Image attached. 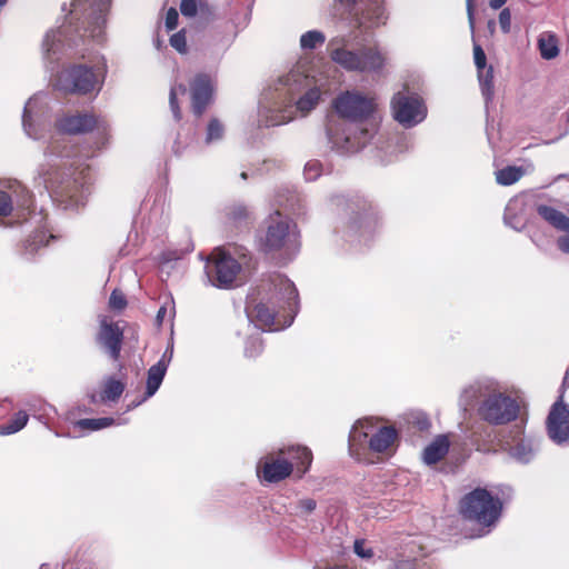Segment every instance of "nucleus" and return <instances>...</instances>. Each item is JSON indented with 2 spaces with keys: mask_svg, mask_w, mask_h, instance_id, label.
Segmentation results:
<instances>
[{
  "mask_svg": "<svg viewBox=\"0 0 569 569\" xmlns=\"http://www.w3.org/2000/svg\"><path fill=\"white\" fill-rule=\"evenodd\" d=\"M467 14L468 21L470 26V30L475 32V9H473V0H467Z\"/></svg>",
  "mask_w": 569,
  "mask_h": 569,
  "instance_id": "3c124183",
  "label": "nucleus"
},
{
  "mask_svg": "<svg viewBox=\"0 0 569 569\" xmlns=\"http://www.w3.org/2000/svg\"><path fill=\"white\" fill-rule=\"evenodd\" d=\"M107 74L104 58L92 67L73 63L64 68L57 77L56 87L66 92L80 96L98 93L103 87Z\"/></svg>",
  "mask_w": 569,
  "mask_h": 569,
  "instance_id": "423d86ee",
  "label": "nucleus"
},
{
  "mask_svg": "<svg viewBox=\"0 0 569 569\" xmlns=\"http://www.w3.org/2000/svg\"><path fill=\"white\" fill-rule=\"evenodd\" d=\"M241 178L246 180L247 179V172H242L241 173Z\"/></svg>",
  "mask_w": 569,
  "mask_h": 569,
  "instance_id": "e2e57ef3",
  "label": "nucleus"
},
{
  "mask_svg": "<svg viewBox=\"0 0 569 569\" xmlns=\"http://www.w3.org/2000/svg\"><path fill=\"white\" fill-rule=\"evenodd\" d=\"M276 101L261 107V123L266 127L281 126L295 118L297 112L308 114L320 101L321 89L305 66H296L280 77L276 84Z\"/></svg>",
  "mask_w": 569,
  "mask_h": 569,
  "instance_id": "7ed1b4c3",
  "label": "nucleus"
},
{
  "mask_svg": "<svg viewBox=\"0 0 569 569\" xmlns=\"http://www.w3.org/2000/svg\"><path fill=\"white\" fill-rule=\"evenodd\" d=\"M8 0H0V7H3Z\"/></svg>",
  "mask_w": 569,
  "mask_h": 569,
  "instance_id": "680f3d73",
  "label": "nucleus"
},
{
  "mask_svg": "<svg viewBox=\"0 0 569 569\" xmlns=\"http://www.w3.org/2000/svg\"><path fill=\"white\" fill-rule=\"evenodd\" d=\"M558 248L569 254V234L560 237L557 241Z\"/></svg>",
  "mask_w": 569,
  "mask_h": 569,
  "instance_id": "603ef678",
  "label": "nucleus"
},
{
  "mask_svg": "<svg viewBox=\"0 0 569 569\" xmlns=\"http://www.w3.org/2000/svg\"><path fill=\"white\" fill-rule=\"evenodd\" d=\"M13 201L18 208L27 209L32 203L29 190L18 181H8L6 190L0 189V216H9L13 210Z\"/></svg>",
  "mask_w": 569,
  "mask_h": 569,
  "instance_id": "a211bd4d",
  "label": "nucleus"
},
{
  "mask_svg": "<svg viewBox=\"0 0 569 569\" xmlns=\"http://www.w3.org/2000/svg\"><path fill=\"white\" fill-rule=\"evenodd\" d=\"M317 507L316 500L311 498H305L298 501L297 508L301 515L311 513Z\"/></svg>",
  "mask_w": 569,
  "mask_h": 569,
  "instance_id": "de8ad7c7",
  "label": "nucleus"
},
{
  "mask_svg": "<svg viewBox=\"0 0 569 569\" xmlns=\"http://www.w3.org/2000/svg\"><path fill=\"white\" fill-rule=\"evenodd\" d=\"M124 391V383L113 378H108L104 381L102 393L98 399L96 395H91V402L97 403L98 401H117Z\"/></svg>",
  "mask_w": 569,
  "mask_h": 569,
  "instance_id": "bb28decb",
  "label": "nucleus"
},
{
  "mask_svg": "<svg viewBox=\"0 0 569 569\" xmlns=\"http://www.w3.org/2000/svg\"><path fill=\"white\" fill-rule=\"evenodd\" d=\"M87 168H76L71 174L62 176L58 171L48 172L44 177L46 188L52 190L57 198L66 202V207L83 204L89 192L90 178Z\"/></svg>",
  "mask_w": 569,
  "mask_h": 569,
  "instance_id": "9b49d317",
  "label": "nucleus"
},
{
  "mask_svg": "<svg viewBox=\"0 0 569 569\" xmlns=\"http://www.w3.org/2000/svg\"><path fill=\"white\" fill-rule=\"evenodd\" d=\"M523 176L520 167L509 166L496 172V180L501 186H511Z\"/></svg>",
  "mask_w": 569,
  "mask_h": 569,
  "instance_id": "c756f323",
  "label": "nucleus"
},
{
  "mask_svg": "<svg viewBox=\"0 0 569 569\" xmlns=\"http://www.w3.org/2000/svg\"><path fill=\"white\" fill-rule=\"evenodd\" d=\"M48 243V239L44 231H37L32 234L24 243L26 253L33 254L38 248Z\"/></svg>",
  "mask_w": 569,
  "mask_h": 569,
  "instance_id": "4c0bfd02",
  "label": "nucleus"
},
{
  "mask_svg": "<svg viewBox=\"0 0 569 569\" xmlns=\"http://www.w3.org/2000/svg\"><path fill=\"white\" fill-rule=\"evenodd\" d=\"M166 371H167V363L164 362L163 358L161 360H159L156 365L150 367V369L148 370L144 399L152 397L157 392V390L159 389V387L162 383Z\"/></svg>",
  "mask_w": 569,
  "mask_h": 569,
  "instance_id": "393cba45",
  "label": "nucleus"
},
{
  "mask_svg": "<svg viewBox=\"0 0 569 569\" xmlns=\"http://www.w3.org/2000/svg\"><path fill=\"white\" fill-rule=\"evenodd\" d=\"M109 305L112 309H123L127 305L124 295L121 291L113 290L109 299Z\"/></svg>",
  "mask_w": 569,
  "mask_h": 569,
  "instance_id": "37998d69",
  "label": "nucleus"
},
{
  "mask_svg": "<svg viewBox=\"0 0 569 569\" xmlns=\"http://www.w3.org/2000/svg\"><path fill=\"white\" fill-rule=\"evenodd\" d=\"M546 423L548 436L555 443L562 446L569 441V408L563 402V393L552 405Z\"/></svg>",
  "mask_w": 569,
  "mask_h": 569,
  "instance_id": "dca6fc26",
  "label": "nucleus"
},
{
  "mask_svg": "<svg viewBox=\"0 0 569 569\" xmlns=\"http://www.w3.org/2000/svg\"><path fill=\"white\" fill-rule=\"evenodd\" d=\"M186 92H187V88L183 84L173 86L170 89L169 103H170V108L173 113V117L177 121H179L181 119V112H180V108L178 106L177 97L179 94H186Z\"/></svg>",
  "mask_w": 569,
  "mask_h": 569,
  "instance_id": "c9c22d12",
  "label": "nucleus"
},
{
  "mask_svg": "<svg viewBox=\"0 0 569 569\" xmlns=\"http://www.w3.org/2000/svg\"><path fill=\"white\" fill-rule=\"evenodd\" d=\"M339 120L330 119L327 134L332 148L340 153H352L362 149L372 138L376 128L375 98L359 91H345L333 100Z\"/></svg>",
  "mask_w": 569,
  "mask_h": 569,
  "instance_id": "f03ea898",
  "label": "nucleus"
},
{
  "mask_svg": "<svg viewBox=\"0 0 569 569\" xmlns=\"http://www.w3.org/2000/svg\"><path fill=\"white\" fill-rule=\"evenodd\" d=\"M348 40L335 37L328 43L330 58L347 71L378 72L386 63V56L377 47L363 48L360 51L346 49Z\"/></svg>",
  "mask_w": 569,
  "mask_h": 569,
  "instance_id": "0eeeda50",
  "label": "nucleus"
},
{
  "mask_svg": "<svg viewBox=\"0 0 569 569\" xmlns=\"http://www.w3.org/2000/svg\"><path fill=\"white\" fill-rule=\"evenodd\" d=\"M476 402L479 418L489 425H506L516 420L519 415L517 400L491 381L475 382L462 390L460 406L463 410H468Z\"/></svg>",
  "mask_w": 569,
  "mask_h": 569,
  "instance_id": "20e7f679",
  "label": "nucleus"
},
{
  "mask_svg": "<svg viewBox=\"0 0 569 569\" xmlns=\"http://www.w3.org/2000/svg\"><path fill=\"white\" fill-rule=\"evenodd\" d=\"M501 510L500 499L481 488L466 495L460 502V512L466 519L487 527L493 526L498 521Z\"/></svg>",
  "mask_w": 569,
  "mask_h": 569,
  "instance_id": "f8f14e48",
  "label": "nucleus"
},
{
  "mask_svg": "<svg viewBox=\"0 0 569 569\" xmlns=\"http://www.w3.org/2000/svg\"><path fill=\"white\" fill-rule=\"evenodd\" d=\"M563 387H565V390L562 391V393L565 396L567 390H569V369L567 370L566 376L563 378Z\"/></svg>",
  "mask_w": 569,
  "mask_h": 569,
  "instance_id": "5fc2aeb1",
  "label": "nucleus"
},
{
  "mask_svg": "<svg viewBox=\"0 0 569 569\" xmlns=\"http://www.w3.org/2000/svg\"><path fill=\"white\" fill-rule=\"evenodd\" d=\"M110 4L111 0H72L67 23L48 32L43 39L44 59L53 63L63 48H78L87 41L102 44Z\"/></svg>",
  "mask_w": 569,
  "mask_h": 569,
  "instance_id": "f257e3e1",
  "label": "nucleus"
},
{
  "mask_svg": "<svg viewBox=\"0 0 569 569\" xmlns=\"http://www.w3.org/2000/svg\"><path fill=\"white\" fill-rule=\"evenodd\" d=\"M395 119L406 128L415 127L423 121L427 108L422 99L410 92H398L391 101Z\"/></svg>",
  "mask_w": 569,
  "mask_h": 569,
  "instance_id": "4468645a",
  "label": "nucleus"
},
{
  "mask_svg": "<svg viewBox=\"0 0 569 569\" xmlns=\"http://www.w3.org/2000/svg\"><path fill=\"white\" fill-rule=\"evenodd\" d=\"M272 295L270 300L279 303V307L287 310L289 319L283 323L277 318L274 310L270 309L264 303H258L253 308L249 306L246 308L247 316L250 321L254 322L256 327L261 329L280 330L289 327L297 313L298 291L291 280L282 274H274L270 278L269 283Z\"/></svg>",
  "mask_w": 569,
  "mask_h": 569,
  "instance_id": "39448f33",
  "label": "nucleus"
},
{
  "mask_svg": "<svg viewBox=\"0 0 569 569\" xmlns=\"http://www.w3.org/2000/svg\"><path fill=\"white\" fill-rule=\"evenodd\" d=\"M473 59L477 70L486 69L487 58L486 53L479 44L473 46Z\"/></svg>",
  "mask_w": 569,
  "mask_h": 569,
  "instance_id": "a18cd8bd",
  "label": "nucleus"
},
{
  "mask_svg": "<svg viewBox=\"0 0 569 569\" xmlns=\"http://www.w3.org/2000/svg\"><path fill=\"white\" fill-rule=\"evenodd\" d=\"M278 202H279L280 206L287 207V204H284L281 200H278Z\"/></svg>",
  "mask_w": 569,
  "mask_h": 569,
  "instance_id": "0e129e2a",
  "label": "nucleus"
},
{
  "mask_svg": "<svg viewBox=\"0 0 569 569\" xmlns=\"http://www.w3.org/2000/svg\"><path fill=\"white\" fill-rule=\"evenodd\" d=\"M51 153H52V154H57V156H59V157H61V158H63V157H66V158L71 157V153H70L69 151H67V152H63V151H61V152H56V150H54V148H53V147H51Z\"/></svg>",
  "mask_w": 569,
  "mask_h": 569,
  "instance_id": "6e6d98bb",
  "label": "nucleus"
},
{
  "mask_svg": "<svg viewBox=\"0 0 569 569\" xmlns=\"http://www.w3.org/2000/svg\"><path fill=\"white\" fill-rule=\"evenodd\" d=\"M28 419L29 417L26 411L17 412L10 421L0 426V435L8 436L20 431L27 425Z\"/></svg>",
  "mask_w": 569,
  "mask_h": 569,
  "instance_id": "2f4dec72",
  "label": "nucleus"
},
{
  "mask_svg": "<svg viewBox=\"0 0 569 569\" xmlns=\"http://www.w3.org/2000/svg\"><path fill=\"white\" fill-rule=\"evenodd\" d=\"M418 423L420 426V429H425L428 426V420L427 418H423L421 421H418Z\"/></svg>",
  "mask_w": 569,
  "mask_h": 569,
  "instance_id": "bf43d9fd",
  "label": "nucleus"
},
{
  "mask_svg": "<svg viewBox=\"0 0 569 569\" xmlns=\"http://www.w3.org/2000/svg\"><path fill=\"white\" fill-rule=\"evenodd\" d=\"M351 8L353 22L359 29H370L386 23L387 14L382 0H338Z\"/></svg>",
  "mask_w": 569,
  "mask_h": 569,
  "instance_id": "ddd939ff",
  "label": "nucleus"
},
{
  "mask_svg": "<svg viewBox=\"0 0 569 569\" xmlns=\"http://www.w3.org/2000/svg\"><path fill=\"white\" fill-rule=\"evenodd\" d=\"M228 219L236 227L247 222L250 218L248 208L243 204L237 203L228 209Z\"/></svg>",
  "mask_w": 569,
  "mask_h": 569,
  "instance_id": "f704fd0d",
  "label": "nucleus"
},
{
  "mask_svg": "<svg viewBox=\"0 0 569 569\" xmlns=\"http://www.w3.org/2000/svg\"><path fill=\"white\" fill-rule=\"evenodd\" d=\"M170 44L178 52L184 53L187 51V41L186 36L183 31H179L171 36L170 38Z\"/></svg>",
  "mask_w": 569,
  "mask_h": 569,
  "instance_id": "79ce46f5",
  "label": "nucleus"
},
{
  "mask_svg": "<svg viewBox=\"0 0 569 569\" xmlns=\"http://www.w3.org/2000/svg\"><path fill=\"white\" fill-rule=\"evenodd\" d=\"M397 439V431L393 427H380L370 438L369 448L373 452H387L395 440Z\"/></svg>",
  "mask_w": 569,
  "mask_h": 569,
  "instance_id": "4be33fe9",
  "label": "nucleus"
},
{
  "mask_svg": "<svg viewBox=\"0 0 569 569\" xmlns=\"http://www.w3.org/2000/svg\"><path fill=\"white\" fill-rule=\"evenodd\" d=\"M266 230L260 237L264 252L282 251L288 258L299 249L297 226L282 212L276 210L264 221Z\"/></svg>",
  "mask_w": 569,
  "mask_h": 569,
  "instance_id": "1a4fd4ad",
  "label": "nucleus"
},
{
  "mask_svg": "<svg viewBox=\"0 0 569 569\" xmlns=\"http://www.w3.org/2000/svg\"><path fill=\"white\" fill-rule=\"evenodd\" d=\"M56 128L61 133L81 134L93 129L104 133L108 124L103 119L88 112L66 113L56 120Z\"/></svg>",
  "mask_w": 569,
  "mask_h": 569,
  "instance_id": "2eb2a0df",
  "label": "nucleus"
},
{
  "mask_svg": "<svg viewBox=\"0 0 569 569\" xmlns=\"http://www.w3.org/2000/svg\"><path fill=\"white\" fill-rule=\"evenodd\" d=\"M487 27H488L489 32L492 34L495 32V29H496L495 20H489Z\"/></svg>",
  "mask_w": 569,
  "mask_h": 569,
  "instance_id": "13d9d810",
  "label": "nucleus"
},
{
  "mask_svg": "<svg viewBox=\"0 0 569 569\" xmlns=\"http://www.w3.org/2000/svg\"><path fill=\"white\" fill-rule=\"evenodd\" d=\"M248 259L249 251L243 247L232 246L228 249H214L206 264L209 281L218 288H230L241 267L248 263Z\"/></svg>",
  "mask_w": 569,
  "mask_h": 569,
  "instance_id": "6e6552de",
  "label": "nucleus"
},
{
  "mask_svg": "<svg viewBox=\"0 0 569 569\" xmlns=\"http://www.w3.org/2000/svg\"><path fill=\"white\" fill-rule=\"evenodd\" d=\"M123 331L118 323L100 321V329L97 335L98 343L106 349L112 360H118L122 347Z\"/></svg>",
  "mask_w": 569,
  "mask_h": 569,
  "instance_id": "6ab92c4d",
  "label": "nucleus"
},
{
  "mask_svg": "<svg viewBox=\"0 0 569 569\" xmlns=\"http://www.w3.org/2000/svg\"><path fill=\"white\" fill-rule=\"evenodd\" d=\"M478 79L481 91L486 101L491 100L493 96V70L492 67L488 69L478 70Z\"/></svg>",
  "mask_w": 569,
  "mask_h": 569,
  "instance_id": "473e14b6",
  "label": "nucleus"
},
{
  "mask_svg": "<svg viewBox=\"0 0 569 569\" xmlns=\"http://www.w3.org/2000/svg\"><path fill=\"white\" fill-rule=\"evenodd\" d=\"M372 428L373 426L370 419L358 420L349 433L350 448L361 446Z\"/></svg>",
  "mask_w": 569,
  "mask_h": 569,
  "instance_id": "cd10ccee",
  "label": "nucleus"
},
{
  "mask_svg": "<svg viewBox=\"0 0 569 569\" xmlns=\"http://www.w3.org/2000/svg\"><path fill=\"white\" fill-rule=\"evenodd\" d=\"M540 54L546 60L555 59L559 54L557 38L551 33H542L538 39Z\"/></svg>",
  "mask_w": 569,
  "mask_h": 569,
  "instance_id": "c85d7f7f",
  "label": "nucleus"
},
{
  "mask_svg": "<svg viewBox=\"0 0 569 569\" xmlns=\"http://www.w3.org/2000/svg\"><path fill=\"white\" fill-rule=\"evenodd\" d=\"M322 166L318 160H310L306 163L303 176L307 181H315L321 176Z\"/></svg>",
  "mask_w": 569,
  "mask_h": 569,
  "instance_id": "ea45409f",
  "label": "nucleus"
},
{
  "mask_svg": "<svg viewBox=\"0 0 569 569\" xmlns=\"http://www.w3.org/2000/svg\"><path fill=\"white\" fill-rule=\"evenodd\" d=\"M167 310L164 307H161L159 310H158V313H157V319L159 321H161L166 315Z\"/></svg>",
  "mask_w": 569,
  "mask_h": 569,
  "instance_id": "4d7b16f0",
  "label": "nucleus"
},
{
  "mask_svg": "<svg viewBox=\"0 0 569 569\" xmlns=\"http://www.w3.org/2000/svg\"><path fill=\"white\" fill-rule=\"evenodd\" d=\"M355 553L362 559H372L375 556L373 549L366 540H356L353 545Z\"/></svg>",
  "mask_w": 569,
  "mask_h": 569,
  "instance_id": "a19ab883",
  "label": "nucleus"
},
{
  "mask_svg": "<svg viewBox=\"0 0 569 569\" xmlns=\"http://www.w3.org/2000/svg\"><path fill=\"white\" fill-rule=\"evenodd\" d=\"M114 423L113 418H91V419H81L77 422V427H79L82 430H101L104 428H108Z\"/></svg>",
  "mask_w": 569,
  "mask_h": 569,
  "instance_id": "72a5a7b5",
  "label": "nucleus"
},
{
  "mask_svg": "<svg viewBox=\"0 0 569 569\" xmlns=\"http://www.w3.org/2000/svg\"><path fill=\"white\" fill-rule=\"evenodd\" d=\"M499 24L503 33H509L511 28V12L505 8L499 13Z\"/></svg>",
  "mask_w": 569,
  "mask_h": 569,
  "instance_id": "49530a36",
  "label": "nucleus"
},
{
  "mask_svg": "<svg viewBox=\"0 0 569 569\" xmlns=\"http://www.w3.org/2000/svg\"><path fill=\"white\" fill-rule=\"evenodd\" d=\"M506 2H507V0H489V6L492 9L498 10V9L502 8Z\"/></svg>",
  "mask_w": 569,
  "mask_h": 569,
  "instance_id": "864d4df0",
  "label": "nucleus"
},
{
  "mask_svg": "<svg viewBox=\"0 0 569 569\" xmlns=\"http://www.w3.org/2000/svg\"><path fill=\"white\" fill-rule=\"evenodd\" d=\"M511 440H505V445L509 448L510 455L522 463L529 462L533 457L531 445L521 438L522 429L517 426L512 431Z\"/></svg>",
  "mask_w": 569,
  "mask_h": 569,
  "instance_id": "412c9836",
  "label": "nucleus"
},
{
  "mask_svg": "<svg viewBox=\"0 0 569 569\" xmlns=\"http://www.w3.org/2000/svg\"><path fill=\"white\" fill-rule=\"evenodd\" d=\"M198 3L197 0H181L180 11L184 17H194L197 14Z\"/></svg>",
  "mask_w": 569,
  "mask_h": 569,
  "instance_id": "c03bdc74",
  "label": "nucleus"
},
{
  "mask_svg": "<svg viewBox=\"0 0 569 569\" xmlns=\"http://www.w3.org/2000/svg\"><path fill=\"white\" fill-rule=\"evenodd\" d=\"M263 343L259 336L250 337L246 342L244 355L248 358H254L262 352Z\"/></svg>",
  "mask_w": 569,
  "mask_h": 569,
  "instance_id": "58836bf2",
  "label": "nucleus"
},
{
  "mask_svg": "<svg viewBox=\"0 0 569 569\" xmlns=\"http://www.w3.org/2000/svg\"><path fill=\"white\" fill-rule=\"evenodd\" d=\"M312 461V453L307 447L292 446L280 450L276 459H266L258 466V473L268 482H278L297 469L299 477L307 472Z\"/></svg>",
  "mask_w": 569,
  "mask_h": 569,
  "instance_id": "9d476101",
  "label": "nucleus"
},
{
  "mask_svg": "<svg viewBox=\"0 0 569 569\" xmlns=\"http://www.w3.org/2000/svg\"><path fill=\"white\" fill-rule=\"evenodd\" d=\"M450 442L447 436H438L431 443H429L423 452L422 459L426 465H435L439 462L449 451Z\"/></svg>",
  "mask_w": 569,
  "mask_h": 569,
  "instance_id": "5701e85b",
  "label": "nucleus"
},
{
  "mask_svg": "<svg viewBox=\"0 0 569 569\" xmlns=\"http://www.w3.org/2000/svg\"><path fill=\"white\" fill-rule=\"evenodd\" d=\"M326 42V36L319 30H309L301 34L300 47L303 50H313Z\"/></svg>",
  "mask_w": 569,
  "mask_h": 569,
  "instance_id": "7c9ffc66",
  "label": "nucleus"
},
{
  "mask_svg": "<svg viewBox=\"0 0 569 569\" xmlns=\"http://www.w3.org/2000/svg\"><path fill=\"white\" fill-rule=\"evenodd\" d=\"M537 212L541 218H543L548 223L561 231L569 230V217L560 212L559 210L540 204L537 208Z\"/></svg>",
  "mask_w": 569,
  "mask_h": 569,
  "instance_id": "a878e982",
  "label": "nucleus"
},
{
  "mask_svg": "<svg viewBox=\"0 0 569 569\" xmlns=\"http://www.w3.org/2000/svg\"><path fill=\"white\" fill-rule=\"evenodd\" d=\"M178 11L174 8H170L166 14V27L168 30H173L178 24Z\"/></svg>",
  "mask_w": 569,
  "mask_h": 569,
  "instance_id": "09e8293b",
  "label": "nucleus"
},
{
  "mask_svg": "<svg viewBox=\"0 0 569 569\" xmlns=\"http://www.w3.org/2000/svg\"><path fill=\"white\" fill-rule=\"evenodd\" d=\"M212 96V84L209 77L200 74L196 77L191 86L193 113L200 117L206 110Z\"/></svg>",
  "mask_w": 569,
  "mask_h": 569,
  "instance_id": "aec40b11",
  "label": "nucleus"
},
{
  "mask_svg": "<svg viewBox=\"0 0 569 569\" xmlns=\"http://www.w3.org/2000/svg\"><path fill=\"white\" fill-rule=\"evenodd\" d=\"M43 96L34 94L24 104L22 114L23 130L32 139H41L48 127L44 120Z\"/></svg>",
  "mask_w": 569,
  "mask_h": 569,
  "instance_id": "f3484780",
  "label": "nucleus"
},
{
  "mask_svg": "<svg viewBox=\"0 0 569 569\" xmlns=\"http://www.w3.org/2000/svg\"><path fill=\"white\" fill-rule=\"evenodd\" d=\"M522 208L523 200L521 198L511 199L505 209V223L515 230H521L526 223L525 218L520 214Z\"/></svg>",
  "mask_w": 569,
  "mask_h": 569,
  "instance_id": "b1692460",
  "label": "nucleus"
},
{
  "mask_svg": "<svg viewBox=\"0 0 569 569\" xmlns=\"http://www.w3.org/2000/svg\"><path fill=\"white\" fill-rule=\"evenodd\" d=\"M419 565L416 559H400L396 561L393 569H418Z\"/></svg>",
  "mask_w": 569,
  "mask_h": 569,
  "instance_id": "8fccbe9b",
  "label": "nucleus"
},
{
  "mask_svg": "<svg viewBox=\"0 0 569 569\" xmlns=\"http://www.w3.org/2000/svg\"><path fill=\"white\" fill-rule=\"evenodd\" d=\"M86 51H87V49L79 50V53L81 54L82 58L86 56Z\"/></svg>",
  "mask_w": 569,
  "mask_h": 569,
  "instance_id": "052dcab7",
  "label": "nucleus"
},
{
  "mask_svg": "<svg viewBox=\"0 0 569 569\" xmlns=\"http://www.w3.org/2000/svg\"><path fill=\"white\" fill-rule=\"evenodd\" d=\"M224 133L223 126L221 122L217 119H212L207 128V134H206V143L210 144L212 142L219 141L222 139Z\"/></svg>",
  "mask_w": 569,
  "mask_h": 569,
  "instance_id": "e433bc0d",
  "label": "nucleus"
}]
</instances>
